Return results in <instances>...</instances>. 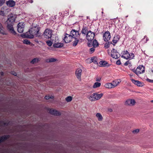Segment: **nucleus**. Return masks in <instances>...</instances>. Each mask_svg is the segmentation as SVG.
I'll return each mask as SVG.
<instances>
[{"label":"nucleus","instance_id":"nucleus-1","mask_svg":"<svg viewBox=\"0 0 153 153\" xmlns=\"http://www.w3.org/2000/svg\"><path fill=\"white\" fill-rule=\"evenodd\" d=\"M76 33L75 30L74 29L71 30L70 34L65 33L63 39L65 42L67 43L72 41L73 46H76L79 42V39L76 37Z\"/></svg>","mask_w":153,"mask_h":153},{"label":"nucleus","instance_id":"nucleus-2","mask_svg":"<svg viewBox=\"0 0 153 153\" xmlns=\"http://www.w3.org/2000/svg\"><path fill=\"white\" fill-rule=\"evenodd\" d=\"M40 29V27L38 25H36L35 27H33L31 28L29 30L30 34H28L27 33L24 35L21 34V36L23 38L33 39L34 37V36H39V31Z\"/></svg>","mask_w":153,"mask_h":153},{"label":"nucleus","instance_id":"nucleus-3","mask_svg":"<svg viewBox=\"0 0 153 153\" xmlns=\"http://www.w3.org/2000/svg\"><path fill=\"white\" fill-rule=\"evenodd\" d=\"M88 27L85 26H83L81 33H79L78 31L75 30V32H76V37H77L79 39V42L81 40L82 41V40L85 38V36L88 32Z\"/></svg>","mask_w":153,"mask_h":153},{"label":"nucleus","instance_id":"nucleus-4","mask_svg":"<svg viewBox=\"0 0 153 153\" xmlns=\"http://www.w3.org/2000/svg\"><path fill=\"white\" fill-rule=\"evenodd\" d=\"M103 95V94L102 93L100 94L94 93L92 94L91 96H88V98L91 101H94L100 99Z\"/></svg>","mask_w":153,"mask_h":153},{"label":"nucleus","instance_id":"nucleus-5","mask_svg":"<svg viewBox=\"0 0 153 153\" xmlns=\"http://www.w3.org/2000/svg\"><path fill=\"white\" fill-rule=\"evenodd\" d=\"M133 72L135 73L137 75L145 72V67L143 65L138 66L136 70H133Z\"/></svg>","mask_w":153,"mask_h":153},{"label":"nucleus","instance_id":"nucleus-6","mask_svg":"<svg viewBox=\"0 0 153 153\" xmlns=\"http://www.w3.org/2000/svg\"><path fill=\"white\" fill-rule=\"evenodd\" d=\"M52 31L50 29H46L43 34V36L46 39L51 38L52 36Z\"/></svg>","mask_w":153,"mask_h":153},{"label":"nucleus","instance_id":"nucleus-7","mask_svg":"<svg viewBox=\"0 0 153 153\" xmlns=\"http://www.w3.org/2000/svg\"><path fill=\"white\" fill-rule=\"evenodd\" d=\"M94 33L92 32L91 30H89L88 33L85 36V38L88 41H91L94 39Z\"/></svg>","mask_w":153,"mask_h":153},{"label":"nucleus","instance_id":"nucleus-8","mask_svg":"<svg viewBox=\"0 0 153 153\" xmlns=\"http://www.w3.org/2000/svg\"><path fill=\"white\" fill-rule=\"evenodd\" d=\"M48 111L49 113L53 115L59 116L61 115V113L60 112L53 109L48 108Z\"/></svg>","mask_w":153,"mask_h":153},{"label":"nucleus","instance_id":"nucleus-9","mask_svg":"<svg viewBox=\"0 0 153 153\" xmlns=\"http://www.w3.org/2000/svg\"><path fill=\"white\" fill-rule=\"evenodd\" d=\"M25 27L24 23L22 22H19L17 25L18 31L20 33L23 32Z\"/></svg>","mask_w":153,"mask_h":153},{"label":"nucleus","instance_id":"nucleus-10","mask_svg":"<svg viewBox=\"0 0 153 153\" xmlns=\"http://www.w3.org/2000/svg\"><path fill=\"white\" fill-rule=\"evenodd\" d=\"M15 17L11 13L8 16V19L6 21L7 23L13 24L15 21Z\"/></svg>","mask_w":153,"mask_h":153},{"label":"nucleus","instance_id":"nucleus-11","mask_svg":"<svg viewBox=\"0 0 153 153\" xmlns=\"http://www.w3.org/2000/svg\"><path fill=\"white\" fill-rule=\"evenodd\" d=\"M111 37L110 33L109 31H106L103 34V38L105 42H108L109 41Z\"/></svg>","mask_w":153,"mask_h":153},{"label":"nucleus","instance_id":"nucleus-12","mask_svg":"<svg viewBox=\"0 0 153 153\" xmlns=\"http://www.w3.org/2000/svg\"><path fill=\"white\" fill-rule=\"evenodd\" d=\"M7 28L8 30L13 34L15 35L16 33L14 30L13 27V24L7 23Z\"/></svg>","mask_w":153,"mask_h":153},{"label":"nucleus","instance_id":"nucleus-13","mask_svg":"<svg viewBox=\"0 0 153 153\" xmlns=\"http://www.w3.org/2000/svg\"><path fill=\"white\" fill-rule=\"evenodd\" d=\"M111 56L115 59H118L120 57V55L116 50L114 48L111 51Z\"/></svg>","mask_w":153,"mask_h":153},{"label":"nucleus","instance_id":"nucleus-14","mask_svg":"<svg viewBox=\"0 0 153 153\" xmlns=\"http://www.w3.org/2000/svg\"><path fill=\"white\" fill-rule=\"evenodd\" d=\"M120 39V36L118 35H115L112 40V42L111 43L114 46L118 42Z\"/></svg>","mask_w":153,"mask_h":153},{"label":"nucleus","instance_id":"nucleus-15","mask_svg":"<svg viewBox=\"0 0 153 153\" xmlns=\"http://www.w3.org/2000/svg\"><path fill=\"white\" fill-rule=\"evenodd\" d=\"M82 72V70L80 68H78L76 70L75 72L76 76L79 81L81 80V76Z\"/></svg>","mask_w":153,"mask_h":153},{"label":"nucleus","instance_id":"nucleus-16","mask_svg":"<svg viewBox=\"0 0 153 153\" xmlns=\"http://www.w3.org/2000/svg\"><path fill=\"white\" fill-rule=\"evenodd\" d=\"M135 103L136 102L134 99H128L126 101L125 104L126 105L132 106L134 105Z\"/></svg>","mask_w":153,"mask_h":153},{"label":"nucleus","instance_id":"nucleus-17","mask_svg":"<svg viewBox=\"0 0 153 153\" xmlns=\"http://www.w3.org/2000/svg\"><path fill=\"white\" fill-rule=\"evenodd\" d=\"M123 55L122 57L124 59H128L129 58V53L127 51H124L123 52Z\"/></svg>","mask_w":153,"mask_h":153},{"label":"nucleus","instance_id":"nucleus-18","mask_svg":"<svg viewBox=\"0 0 153 153\" xmlns=\"http://www.w3.org/2000/svg\"><path fill=\"white\" fill-rule=\"evenodd\" d=\"M7 5L10 7H13L16 4V2L13 0H9L6 2Z\"/></svg>","mask_w":153,"mask_h":153},{"label":"nucleus","instance_id":"nucleus-19","mask_svg":"<svg viewBox=\"0 0 153 153\" xmlns=\"http://www.w3.org/2000/svg\"><path fill=\"white\" fill-rule=\"evenodd\" d=\"M131 80L133 83L135 85H137L138 86H143V83L141 82H140L138 80H136L133 79H132Z\"/></svg>","mask_w":153,"mask_h":153},{"label":"nucleus","instance_id":"nucleus-20","mask_svg":"<svg viewBox=\"0 0 153 153\" xmlns=\"http://www.w3.org/2000/svg\"><path fill=\"white\" fill-rule=\"evenodd\" d=\"M10 137V136L9 135H4L0 137V143H1L4 142L5 140H6Z\"/></svg>","mask_w":153,"mask_h":153},{"label":"nucleus","instance_id":"nucleus-21","mask_svg":"<svg viewBox=\"0 0 153 153\" xmlns=\"http://www.w3.org/2000/svg\"><path fill=\"white\" fill-rule=\"evenodd\" d=\"M63 45L61 43H54L53 44V46L54 48H59L62 47Z\"/></svg>","mask_w":153,"mask_h":153},{"label":"nucleus","instance_id":"nucleus-22","mask_svg":"<svg viewBox=\"0 0 153 153\" xmlns=\"http://www.w3.org/2000/svg\"><path fill=\"white\" fill-rule=\"evenodd\" d=\"M91 61L90 62H93L95 64H98V62H97V58L96 57H93L91 58Z\"/></svg>","mask_w":153,"mask_h":153},{"label":"nucleus","instance_id":"nucleus-23","mask_svg":"<svg viewBox=\"0 0 153 153\" xmlns=\"http://www.w3.org/2000/svg\"><path fill=\"white\" fill-rule=\"evenodd\" d=\"M3 29V27L2 24L0 23V33L3 35H5L6 34V33L4 31Z\"/></svg>","mask_w":153,"mask_h":153},{"label":"nucleus","instance_id":"nucleus-24","mask_svg":"<svg viewBox=\"0 0 153 153\" xmlns=\"http://www.w3.org/2000/svg\"><path fill=\"white\" fill-rule=\"evenodd\" d=\"M112 84L111 83H108L105 85V87L108 88H113Z\"/></svg>","mask_w":153,"mask_h":153},{"label":"nucleus","instance_id":"nucleus-25","mask_svg":"<svg viewBox=\"0 0 153 153\" xmlns=\"http://www.w3.org/2000/svg\"><path fill=\"white\" fill-rule=\"evenodd\" d=\"M92 45L94 47L96 48L99 46V43L96 39H94Z\"/></svg>","mask_w":153,"mask_h":153},{"label":"nucleus","instance_id":"nucleus-26","mask_svg":"<svg viewBox=\"0 0 153 153\" xmlns=\"http://www.w3.org/2000/svg\"><path fill=\"white\" fill-rule=\"evenodd\" d=\"M100 65H102L103 66H107L108 64L107 62L105 61H101L99 62Z\"/></svg>","mask_w":153,"mask_h":153},{"label":"nucleus","instance_id":"nucleus-27","mask_svg":"<svg viewBox=\"0 0 153 153\" xmlns=\"http://www.w3.org/2000/svg\"><path fill=\"white\" fill-rule=\"evenodd\" d=\"M101 85V83L99 82H96L94 83L93 86L94 88H96L99 87Z\"/></svg>","mask_w":153,"mask_h":153},{"label":"nucleus","instance_id":"nucleus-28","mask_svg":"<svg viewBox=\"0 0 153 153\" xmlns=\"http://www.w3.org/2000/svg\"><path fill=\"white\" fill-rule=\"evenodd\" d=\"M39 61V60L38 58H35L31 61L30 63L32 64H34L37 62Z\"/></svg>","mask_w":153,"mask_h":153},{"label":"nucleus","instance_id":"nucleus-29","mask_svg":"<svg viewBox=\"0 0 153 153\" xmlns=\"http://www.w3.org/2000/svg\"><path fill=\"white\" fill-rule=\"evenodd\" d=\"M97 117L98 118L99 120H101L102 119V117L101 115L99 113H97L96 115Z\"/></svg>","mask_w":153,"mask_h":153},{"label":"nucleus","instance_id":"nucleus-30","mask_svg":"<svg viewBox=\"0 0 153 153\" xmlns=\"http://www.w3.org/2000/svg\"><path fill=\"white\" fill-rule=\"evenodd\" d=\"M56 59L53 58H51L47 60V62H52L56 61Z\"/></svg>","mask_w":153,"mask_h":153},{"label":"nucleus","instance_id":"nucleus-31","mask_svg":"<svg viewBox=\"0 0 153 153\" xmlns=\"http://www.w3.org/2000/svg\"><path fill=\"white\" fill-rule=\"evenodd\" d=\"M72 99V98L71 96H68L65 98L66 101L67 102H70L71 101Z\"/></svg>","mask_w":153,"mask_h":153},{"label":"nucleus","instance_id":"nucleus-32","mask_svg":"<svg viewBox=\"0 0 153 153\" xmlns=\"http://www.w3.org/2000/svg\"><path fill=\"white\" fill-rule=\"evenodd\" d=\"M23 43L27 45H30V42L27 39H25L23 41Z\"/></svg>","mask_w":153,"mask_h":153},{"label":"nucleus","instance_id":"nucleus-33","mask_svg":"<svg viewBox=\"0 0 153 153\" xmlns=\"http://www.w3.org/2000/svg\"><path fill=\"white\" fill-rule=\"evenodd\" d=\"M129 59H133L135 56L134 55V53H129Z\"/></svg>","mask_w":153,"mask_h":153},{"label":"nucleus","instance_id":"nucleus-34","mask_svg":"<svg viewBox=\"0 0 153 153\" xmlns=\"http://www.w3.org/2000/svg\"><path fill=\"white\" fill-rule=\"evenodd\" d=\"M46 43L47 45L49 46H51L53 44L52 42L50 40H48L47 41Z\"/></svg>","mask_w":153,"mask_h":153},{"label":"nucleus","instance_id":"nucleus-35","mask_svg":"<svg viewBox=\"0 0 153 153\" xmlns=\"http://www.w3.org/2000/svg\"><path fill=\"white\" fill-rule=\"evenodd\" d=\"M54 97L53 96H46L45 97V98L46 100H48L50 99H53Z\"/></svg>","mask_w":153,"mask_h":153},{"label":"nucleus","instance_id":"nucleus-36","mask_svg":"<svg viewBox=\"0 0 153 153\" xmlns=\"http://www.w3.org/2000/svg\"><path fill=\"white\" fill-rule=\"evenodd\" d=\"M94 48V47H93L91 48L90 49V53H93L95 50Z\"/></svg>","mask_w":153,"mask_h":153},{"label":"nucleus","instance_id":"nucleus-37","mask_svg":"<svg viewBox=\"0 0 153 153\" xmlns=\"http://www.w3.org/2000/svg\"><path fill=\"white\" fill-rule=\"evenodd\" d=\"M116 81H113L112 83H111L112 84V87L113 88H114L115 87L117 86V84H116Z\"/></svg>","mask_w":153,"mask_h":153},{"label":"nucleus","instance_id":"nucleus-38","mask_svg":"<svg viewBox=\"0 0 153 153\" xmlns=\"http://www.w3.org/2000/svg\"><path fill=\"white\" fill-rule=\"evenodd\" d=\"M110 45L109 42L106 43L104 45V47L106 48H108L109 47Z\"/></svg>","mask_w":153,"mask_h":153},{"label":"nucleus","instance_id":"nucleus-39","mask_svg":"<svg viewBox=\"0 0 153 153\" xmlns=\"http://www.w3.org/2000/svg\"><path fill=\"white\" fill-rule=\"evenodd\" d=\"M5 0H0V6H2L5 2Z\"/></svg>","mask_w":153,"mask_h":153},{"label":"nucleus","instance_id":"nucleus-40","mask_svg":"<svg viewBox=\"0 0 153 153\" xmlns=\"http://www.w3.org/2000/svg\"><path fill=\"white\" fill-rule=\"evenodd\" d=\"M139 131V129H136L135 130H134L133 131V133H138Z\"/></svg>","mask_w":153,"mask_h":153},{"label":"nucleus","instance_id":"nucleus-41","mask_svg":"<svg viewBox=\"0 0 153 153\" xmlns=\"http://www.w3.org/2000/svg\"><path fill=\"white\" fill-rule=\"evenodd\" d=\"M4 11L0 10V15L4 16Z\"/></svg>","mask_w":153,"mask_h":153},{"label":"nucleus","instance_id":"nucleus-42","mask_svg":"<svg viewBox=\"0 0 153 153\" xmlns=\"http://www.w3.org/2000/svg\"><path fill=\"white\" fill-rule=\"evenodd\" d=\"M146 81L149 82L153 83V80L149 78H147L146 79Z\"/></svg>","mask_w":153,"mask_h":153},{"label":"nucleus","instance_id":"nucleus-43","mask_svg":"<svg viewBox=\"0 0 153 153\" xmlns=\"http://www.w3.org/2000/svg\"><path fill=\"white\" fill-rule=\"evenodd\" d=\"M116 64L117 65H120L121 64V62L120 60H118L117 62L116 63Z\"/></svg>","mask_w":153,"mask_h":153},{"label":"nucleus","instance_id":"nucleus-44","mask_svg":"<svg viewBox=\"0 0 153 153\" xmlns=\"http://www.w3.org/2000/svg\"><path fill=\"white\" fill-rule=\"evenodd\" d=\"M2 125L6 126H7L8 124V123H7L6 122H4V121H3V122H2Z\"/></svg>","mask_w":153,"mask_h":153},{"label":"nucleus","instance_id":"nucleus-45","mask_svg":"<svg viewBox=\"0 0 153 153\" xmlns=\"http://www.w3.org/2000/svg\"><path fill=\"white\" fill-rule=\"evenodd\" d=\"M11 73L15 76H16L17 75V73L14 71H12Z\"/></svg>","mask_w":153,"mask_h":153},{"label":"nucleus","instance_id":"nucleus-46","mask_svg":"<svg viewBox=\"0 0 153 153\" xmlns=\"http://www.w3.org/2000/svg\"><path fill=\"white\" fill-rule=\"evenodd\" d=\"M130 63L129 61H127L124 63V65L125 66H127L128 64Z\"/></svg>","mask_w":153,"mask_h":153},{"label":"nucleus","instance_id":"nucleus-47","mask_svg":"<svg viewBox=\"0 0 153 153\" xmlns=\"http://www.w3.org/2000/svg\"><path fill=\"white\" fill-rule=\"evenodd\" d=\"M3 122V121H0V126H2V122Z\"/></svg>","mask_w":153,"mask_h":153},{"label":"nucleus","instance_id":"nucleus-48","mask_svg":"<svg viewBox=\"0 0 153 153\" xmlns=\"http://www.w3.org/2000/svg\"><path fill=\"white\" fill-rule=\"evenodd\" d=\"M100 79L99 78L96 79V81H100Z\"/></svg>","mask_w":153,"mask_h":153},{"label":"nucleus","instance_id":"nucleus-49","mask_svg":"<svg viewBox=\"0 0 153 153\" xmlns=\"http://www.w3.org/2000/svg\"><path fill=\"white\" fill-rule=\"evenodd\" d=\"M4 74V73L3 72H1V76H3Z\"/></svg>","mask_w":153,"mask_h":153},{"label":"nucleus","instance_id":"nucleus-50","mask_svg":"<svg viewBox=\"0 0 153 153\" xmlns=\"http://www.w3.org/2000/svg\"><path fill=\"white\" fill-rule=\"evenodd\" d=\"M116 84H117V85L119 84V82H118V81H116Z\"/></svg>","mask_w":153,"mask_h":153},{"label":"nucleus","instance_id":"nucleus-51","mask_svg":"<svg viewBox=\"0 0 153 153\" xmlns=\"http://www.w3.org/2000/svg\"><path fill=\"white\" fill-rule=\"evenodd\" d=\"M137 13H139L140 15L141 14V13L139 11H138Z\"/></svg>","mask_w":153,"mask_h":153},{"label":"nucleus","instance_id":"nucleus-52","mask_svg":"<svg viewBox=\"0 0 153 153\" xmlns=\"http://www.w3.org/2000/svg\"><path fill=\"white\" fill-rule=\"evenodd\" d=\"M130 75L132 76H133V74H130Z\"/></svg>","mask_w":153,"mask_h":153},{"label":"nucleus","instance_id":"nucleus-53","mask_svg":"<svg viewBox=\"0 0 153 153\" xmlns=\"http://www.w3.org/2000/svg\"><path fill=\"white\" fill-rule=\"evenodd\" d=\"M33 2V1H32V0H31V1H30V3H32V2Z\"/></svg>","mask_w":153,"mask_h":153},{"label":"nucleus","instance_id":"nucleus-54","mask_svg":"<svg viewBox=\"0 0 153 153\" xmlns=\"http://www.w3.org/2000/svg\"><path fill=\"white\" fill-rule=\"evenodd\" d=\"M151 102H153V100H151Z\"/></svg>","mask_w":153,"mask_h":153},{"label":"nucleus","instance_id":"nucleus-55","mask_svg":"<svg viewBox=\"0 0 153 153\" xmlns=\"http://www.w3.org/2000/svg\"><path fill=\"white\" fill-rule=\"evenodd\" d=\"M128 16H126V17H128Z\"/></svg>","mask_w":153,"mask_h":153},{"label":"nucleus","instance_id":"nucleus-56","mask_svg":"<svg viewBox=\"0 0 153 153\" xmlns=\"http://www.w3.org/2000/svg\"><path fill=\"white\" fill-rule=\"evenodd\" d=\"M102 13H103V12H102Z\"/></svg>","mask_w":153,"mask_h":153},{"label":"nucleus","instance_id":"nucleus-57","mask_svg":"<svg viewBox=\"0 0 153 153\" xmlns=\"http://www.w3.org/2000/svg\"><path fill=\"white\" fill-rule=\"evenodd\" d=\"M1 144V143H0V144Z\"/></svg>","mask_w":153,"mask_h":153}]
</instances>
